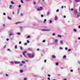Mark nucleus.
<instances>
[{
	"mask_svg": "<svg viewBox=\"0 0 80 80\" xmlns=\"http://www.w3.org/2000/svg\"><path fill=\"white\" fill-rule=\"evenodd\" d=\"M55 33H53L52 34V36H55Z\"/></svg>",
	"mask_w": 80,
	"mask_h": 80,
	"instance_id": "nucleus-36",
	"label": "nucleus"
},
{
	"mask_svg": "<svg viewBox=\"0 0 80 80\" xmlns=\"http://www.w3.org/2000/svg\"><path fill=\"white\" fill-rule=\"evenodd\" d=\"M58 37H59L60 38H61L62 37V35H58L57 36Z\"/></svg>",
	"mask_w": 80,
	"mask_h": 80,
	"instance_id": "nucleus-14",
	"label": "nucleus"
},
{
	"mask_svg": "<svg viewBox=\"0 0 80 80\" xmlns=\"http://www.w3.org/2000/svg\"><path fill=\"white\" fill-rule=\"evenodd\" d=\"M79 12H80V7H79Z\"/></svg>",
	"mask_w": 80,
	"mask_h": 80,
	"instance_id": "nucleus-64",
	"label": "nucleus"
},
{
	"mask_svg": "<svg viewBox=\"0 0 80 80\" xmlns=\"http://www.w3.org/2000/svg\"><path fill=\"white\" fill-rule=\"evenodd\" d=\"M27 80V78H24V80Z\"/></svg>",
	"mask_w": 80,
	"mask_h": 80,
	"instance_id": "nucleus-50",
	"label": "nucleus"
},
{
	"mask_svg": "<svg viewBox=\"0 0 80 80\" xmlns=\"http://www.w3.org/2000/svg\"><path fill=\"white\" fill-rule=\"evenodd\" d=\"M15 35V33H13L11 32V33L9 34V36L10 37V36H12V35Z\"/></svg>",
	"mask_w": 80,
	"mask_h": 80,
	"instance_id": "nucleus-7",
	"label": "nucleus"
},
{
	"mask_svg": "<svg viewBox=\"0 0 80 80\" xmlns=\"http://www.w3.org/2000/svg\"><path fill=\"white\" fill-rule=\"evenodd\" d=\"M8 18L9 20H12V18H10L9 16L8 17Z\"/></svg>",
	"mask_w": 80,
	"mask_h": 80,
	"instance_id": "nucleus-16",
	"label": "nucleus"
},
{
	"mask_svg": "<svg viewBox=\"0 0 80 80\" xmlns=\"http://www.w3.org/2000/svg\"><path fill=\"white\" fill-rule=\"evenodd\" d=\"M46 22H47V19H45L43 21L44 23H46Z\"/></svg>",
	"mask_w": 80,
	"mask_h": 80,
	"instance_id": "nucleus-20",
	"label": "nucleus"
},
{
	"mask_svg": "<svg viewBox=\"0 0 80 80\" xmlns=\"http://www.w3.org/2000/svg\"><path fill=\"white\" fill-rule=\"evenodd\" d=\"M19 28L20 30H22L23 29V28H22V27H19Z\"/></svg>",
	"mask_w": 80,
	"mask_h": 80,
	"instance_id": "nucleus-19",
	"label": "nucleus"
},
{
	"mask_svg": "<svg viewBox=\"0 0 80 80\" xmlns=\"http://www.w3.org/2000/svg\"><path fill=\"white\" fill-rule=\"evenodd\" d=\"M5 75H6V77H8V74H5Z\"/></svg>",
	"mask_w": 80,
	"mask_h": 80,
	"instance_id": "nucleus-57",
	"label": "nucleus"
},
{
	"mask_svg": "<svg viewBox=\"0 0 80 80\" xmlns=\"http://www.w3.org/2000/svg\"><path fill=\"white\" fill-rule=\"evenodd\" d=\"M44 62L45 63H46V62H47V60H45L44 61Z\"/></svg>",
	"mask_w": 80,
	"mask_h": 80,
	"instance_id": "nucleus-53",
	"label": "nucleus"
},
{
	"mask_svg": "<svg viewBox=\"0 0 80 80\" xmlns=\"http://www.w3.org/2000/svg\"><path fill=\"white\" fill-rule=\"evenodd\" d=\"M60 44L61 45H63V41H62V40L60 41Z\"/></svg>",
	"mask_w": 80,
	"mask_h": 80,
	"instance_id": "nucleus-17",
	"label": "nucleus"
},
{
	"mask_svg": "<svg viewBox=\"0 0 80 80\" xmlns=\"http://www.w3.org/2000/svg\"><path fill=\"white\" fill-rule=\"evenodd\" d=\"M54 20H55V21H57V20H58V18H57V16H55V18H54Z\"/></svg>",
	"mask_w": 80,
	"mask_h": 80,
	"instance_id": "nucleus-8",
	"label": "nucleus"
},
{
	"mask_svg": "<svg viewBox=\"0 0 80 80\" xmlns=\"http://www.w3.org/2000/svg\"><path fill=\"white\" fill-rule=\"evenodd\" d=\"M72 50V49H69L68 50V52H70V51H71Z\"/></svg>",
	"mask_w": 80,
	"mask_h": 80,
	"instance_id": "nucleus-39",
	"label": "nucleus"
},
{
	"mask_svg": "<svg viewBox=\"0 0 80 80\" xmlns=\"http://www.w3.org/2000/svg\"><path fill=\"white\" fill-rule=\"evenodd\" d=\"M52 23V20H50L49 21V23Z\"/></svg>",
	"mask_w": 80,
	"mask_h": 80,
	"instance_id": "nucleus-26",
	"label": "nucleus"
},
{
	"mask_svg": "<svg viewBox=\"0 0 80 80\" xmlns=\"http://www.w3.org/2000/svg\"><path fill=\"white\" fill-rule=\"evenodd\" d=\"M52 58H56V56L54 55H53L52 56Z\"/></svg>",
	"mask_w": 80,
	"mask_h": 80,
	"instance_id": "nucleus-12",
	"label": "nucleus"
},
{
	"mask_svg": "<svg viewBox=\"0 0 80 80\" xmlns=\"http://www.w3.org/2000/svg\"><path fill=\"white\" fill-rule=\"evenodd\" d=\"M22 63H23V64H24L25 63V62H24V61H22Z\"/></svg>",
	"mask_w": 80,
	"mask_h": 80,
	"instance_id": "nucleus-28",
	"label": "nucleus"
},
{
	"mask_svg": "<svg viewBox=\"0 0 80 80\" xmlns=\"http://www.w3.org/2000/svg\"><path fill=\"white\" fill-rule=\"evenodd\" d=\"M78 63L79 65H80V61H78Z\"/></svg>",
	"mask_w": 80,
	"mask_h": 80,
	"instance_id": "nucleus-46",
	"label": "nucleus"
},
{
	"mask_svg": "<svg viewBox=\"0 0 80 80\" xmlns=\"http://www.w3.org/2000/svg\"><path fill=\"white\" fill-rule=\"evenodd\" d=\"M48 77H50L51 76V75L50 74H48Z\"/></svg>",
	"mask_w": 80,
	"mask_h": 80,
	"instance_id": "nucleus-49",
	"label": "nucleus"
},
{
	"mask_svg": "<svg viewBox=\"0 0 80 80\" xmlns=\"http://www.w3.org/2000/svg\"><path fill=\"white\" fill-rule=\"evenodd\" d=\"M65 49L66 50H68V48H65Z\"/></svg>",
	"mask_w": 80,
	"mask_h": 80,
	"instance_id": "nucleus-56",
	"label": "nucleus"
},
{
	"mask_svg": "<svg viewBox=\"0 0 80 80\" xmlns=\"http://www.w3.org/2000/svg\"><path fill=\"white\" fill-rule=\"evenodd\" d=\"M66 56L65 55H64L63 56V58H63V59H64V58H66Z\"/></svg>",
	"mask_w": 80,
	"mask_h": 80,
	"instance_id": "nucleus-23",
	"label": "nucleus"
},
{
	"mask_svg": "<svg viewBox=\"0 0 80 80\" xmlns=\"http://www.w3.org/2000/svg\"><path fill=\"white\" fill-rule=\"evenodd\" d=\"M23 70H20V73H23Z\"/></svg>",
	"mask_w": 80,
	"mask_h": 80,
	"instance_id": "nucleus-21",
	"label": "nucleus"
},
{
	"mask_svg": "<svg viewBox=\"0 0 80 80\" xmlns=\"http://www.w3.org/2000/svg\"><path fill=\"white\" fill-rule=\"evenodd\" d=\"M20 7H21V5H18V8H20Z\"/></svg>",
	"mask_w": 80,
	"mask_h": 80,
	"instance_id": "nucleus-51",
	"label": "nucleus"
},
{
	"mask_svg": "<svg viewBox=\"0 0 80 80\" xmlns=\"http://www.w3.org/2000/svg\"><path fill=\"white\" fill-rule=\"evenodd\" d=\"M59 12V10L58 9L56 10V12Z\"/></svg>",
	"mask_w": 80,
	"mask_h": 80,
	"instance_id": "nucleus-45",
	"label": "nucleus"
},
{
	"mask_svg": "<svg viewBox=\"0 0 80 80\" xmlns=\"http://www.w3.org/2000/svg\"><path fill=\"white\" fill-rule=\"evenodd\" d=\"M20 8L18 9V12H17L18 14H19V13L20 12Z\"/></svg>",
	"mask_w": 80,
	"mask_h": 80,
	"instance_id": "nucleus-11",
	"label": "nucleus"
},
{
	"mask_svg": "<svg viewBox=\"0 0 80 80\" xmlns=\"http://www.w3.org/2000/svg\"><path fill=\"white\" fill-rule=\"evenodd\" d=\"M20 49L21 50H23V48H22V47H20Z\"/></svg>",
	"mask_w": 80,
	"mask_h": 80,
	"instance_id": "nucleus-32",
	"label": "nucleus"
},
{
	"mask_svg": "<svg viewBox=\"0 0 80 80\" xmlns=\"http://www.w3.org/2000/svg\"><path fill=\"white\" fill-rule=\"evenodd\" d=\"M27 53V52H26V51H24L22 52V54L25 58H27V56L25 55V53Z\"/></svg>",
	"mask_w": 80,
	"mask_h": 80,
	"instance_id": "nucleus-3",
	"label": "nucleus"
},
{
	"mask_svg": "<svg viewBox=\"0 0 80 80\" xmlns=\"http://www.w3.org/2000/svg\"><path fill=\"white\" fill-rule=\"evenodd\" d=\"M47 79L48 80H50V78H49V77H48L47 78Z\"/></svg>",
	"mask_w": 80,
	"mask_h": 80,
	"instance_id": "nucleus-42",
	"label": "nucleus"
},
{
	"mask_svg": "<svg viewBox=\"0 0 80 80\" xmlns=\"http://www.w3.org/2000/svg\"><path fill=\"white\" fill-rule=\"evenodd\" d=\"M78 28H80V25H79L78 27Z\"/></svg>",
	"mask_w": 80,
	"mask_h": 80,
	"instance_id": "nucleus-63",
	"label": "nucleus"
},
{
	"mask_svg": "<svg viewBox=\"0 0 80 80\" xmlns=\"http://www.w3.org/2000/svg\"><path fill=\"white\" fill-rule=\"evenodd\" d=\"M21 2L22 3H23V1L22 0L21 1Z\"/></svg>",
	"mask_w": 80,
	"mask_h": 80,
	"instance_id": "nucleus-47",
	"label": "nucleus"
},
{
	"mask_svg": "<svg viewBox=\"0 0 80 80\" xmlns=\"http://www.w3.org/2000/svg\"><path fill=\"white\" fill-rule=\"evenodd\" d=\"M77 15V17H80V13H78Z\"/></svg>",
	"mask_w": 80,
	"mask_h": 80,
	"instance_id": "nucleus-15",
	"label": "nucleus"
},
{
	"mask_svg": "<svg viewBox=\"0 0 80 80\" xmlns=\"http://www.w3.org/2000/svg\"><path fill=\"white\" fill-rule=\"evenodd\" d=\"M20 23V22H17L15 23V24H16V25H17V24H18V23Z\"/></svg>",
	"mask_w": 80,
	"mask_h": 80,
	"instance_id": "nucleus-29",
	"label": "nucleus"
},
{
	"mask_svg": "<svg viewBox=\"0 0 80 80\" xmlns=\"http://www.w3.org/2000/svg\"><path fill=\"white\" fill-rule=\"evenodd\" d=\"M14 62L15 64H20V62L18 61H14Z\"/></svg>",
	"mask_w": 80,
	"mask_h": 80,
	"instance_id": "nucleus-5",
	"label": "nucleus"
},
{
	"mask_svg": "<svg viewBox=\"0 0 80 80\" xmlns=\"http://www.w3.org/2000/svg\"><path fill=\"white\" fill-rule=\"evenodd\" d=\"M56 65H57V66H58V62H57L56 63Z\"/></svg>",
	"mask_w": 80,
	"mask_h": 80,
	"instance_id": "nucleus-33",
	"label": "nucleus"
},
{
	"mask_svg": "<svg viewBox=\"0 0 80 80\" xmlns=\"http://www.w3.org/2000/svg\"><path fill=\"white\" fill-rule=\"evenodd\" d=\"M55 42L56 43H57L58 42V39H56L55 40Z\"/></svg>",
	"mask_w": 80,
	"mask_h": 80,
	"instance_id": "nucleus-13",
	"label": "nucleus"
},
{
	"mask_svg": "<svg viewBox=\"0 0 80 80\" xmlns=\"http://www.w3.org/2000/svg\"><path fill=\"white\" fill-rule=\"evenodd\" d=\"M15 49H17V45L15 46Z\"/></svg>",
	"mask_w": 80,
	"mask_h": 80,
	"instance_id": "nucleus-37",
	"label": "nucleus"
},
{
	"mask_svg": "<svg viewBox=\"0 0 80 80\" xmlns=\"http://www.w3.org/2000/svg\"><path fill=\"white\" fill-rule=\"evenodd\" d=\"M11 63H12V64H13V62H11Z\"/></svg>",
	"mask_w": 80,
	"mask_h": 80,
	"instance_id": "nucleus-61",
	"label": "nucleus"
},
{
	"mask_svg": "<svg viewBox=\"0 0 80 80\" xmlns=\"http://www.w3.org/2000/svg\"><path fill=\"white\" fill-rule=\"evenodd\" d=\"M6 40L7 41H8V40H9V39L7 38L6 39Z\"/></svg>",
	"mask_w": 80,
	"mask_h": 80,
	"instance_id": "nucleus-59",
	"label": "nucleus"
},
{
	"mask_svg": "<svg viewBox=\"0 0 80 80\" xmlns=\"http://www.w3.org/2000/svg\"><path fill=\"white\" fill-rule=\"evenodd\" d=\"M71 11H73V9L72 8L71 9Z\"/></svg>",
	"mask_w": 80,
	"mask_h": 80,
	"instance_id": "nucleus-62",
	"label": "nucleus"
},
{
	"mask_svg": "<svg viewBox=\"0 0 80 80\" xmlns=\"http://www.w3.org/2000/svg\"><path fill=\"white\" fill-rule=\"evenodd\" d=\"M12 5H10L9 6V8L10 9H12Z\"/></svg>",
	"mask_w": 80,
	"mask_h": 80,
	"instance_id": "nucleus-24",
	"label": "nucleus"
},
{
	"mask_svg": "<svg viewBox=\"0 0 80 80\" xmlns=\"http://www.w3.org/2000/svg\"><path fill=\"white\" fill-rule=\"evenodd\" d=\"M33 3L34 5L36 4V2H35V1H33Z\"/></svg>",
	"mask_w": 80,
	"mask_h": 80,
	"instance_id": "nucleus-27",
	"label": "nucleus"
},
{
	"mask_svg": "<svg viewBox=\"0 0 80 80\" xmlns=\"http://www.w3.org/2000/svg\"><path fill=\"white\" fill-rule=\"evenodd\" d=\"M27 55L29 58H33V57H34V55L33 54H31L30 53H28Z\"/></svg>",
	"mask_w": 80,
	"mask_h": 80,
	"instance_id": "nucleus-1",
	"label": "nucleus"
},
{
	"mask_svg": "<svg viewBox=\"0 0 80 80\" xmlns=\"http://www.w3.org/2000/svg\"><path fill=\"white\" fill-rule=\"evenodd\" d=\"M74 15H77V9L74 10Z\"/></svg>",
	"mask_w": 80,
	"mask_h": 80,
	"instance_id": "nucleus-4",
	"label": "nucleus"
},
{
	"mask_svg": "<svg viewBox=\"0 0 80 80\" xmlns=\"http://www.w3.org/2000/svg\"><path fill=\"white\" fill-rule=\"evenodd\" d=\"M50 14V12H48L47 14V16H48Z\"/></svg>",
	"mask_w": 80,
	"mask_h": 80,
	"instance_id": "nucleus-22",
	"label": "nucleus"
},
{
	"mask_svg": "<svg viewBox=\"0 0 80 80\" xmlns=\"http://www.w3.org/2000/svg\"><path fill=\"white\" fill-rule=\"evenodd\" d=\"M24 45H27V43L26 42L24 43Z\"/></svg>",
	"mask_w": 80,
	"mask_h": 80,
	"instance_id": "nucleus-41",
	"label": "nucleus"
},
{
	"mask_svg": "<svg viewBox=\"0 0 80 80\" xmlns=\"http://www.w3.org/2000/svg\"><path fill=\"white\" fill-rule=\"evenodd\" d=\"M19 66H20V67H22V66H23V64H19Z\"/></svg>",
	"mask_w": 80,
	"mask_h": 80,
	"instance_id": "nucleus-31",
	"label": "nucleus"
},
{
	"mask_svg": "<svg viewBox=\"0 0 80 80\" xmlns=\"http://www.w3.org/2000/svg\"><path fill=\"white\" fill-rule=\"evenodd\" d=\"M72 1H71V0H70L69 1V3H72Z\"/></svg>",
	"mask_w": 80,
	"mask_h": 80,
	"instance_id": "nucleus-44",
	"label": "nucleus"
},
{
	"mask_svg": "<svg viewBox=\"0 0 80 80\" xmlns=\"http://www.w3.org/2000/svg\"><path fill=\"white\" fill-rule=\"evenodd\" d=\"M43 10V8L42 7H40L37 9V11H42Z\"/></svg>",
	"mask_w": 80,
	"mask_h": 80,
	"instance_id": "nucleus-2",
	"label": "nucleus"
},
{
	"mask_svg": "<svg viewBox=\"0 0 80 80\" xmlns=\"http://www.w3.org/2000/svg\"><path fill=\"white\" fill-rule=\"evenodd\" d=\"M27 38H30V36H28L27 37Z\"/></svg>",
	"mask_w": 80,
	"mask_h": 80,
	"instance_id": "nucleus-54",
	"label": "nucleus"
},
{
	"mask_svg": "<svg viewBox=\"0 0 80 80\" xmlns=\"http://www.w3.org/2000/svg\"><path fill=\"white\" fill-rule=\"evenodd\" d=\"M45 40H44L42 41V42H43V43H45Z\"/></svg>",
	"mask_w": 80,
	"mask_h": 80,
	"instance_id": "nucleus-40",
	"label": "nucleus"
},
{
	"mask_svg": "<svg viewBox=\"0 0 80 80\" xmlns=\"http://www.w3.org/2000/svg\"><path fill=\"white\" fill-rule=\"evenodd\" d=\"M42 31H43L44 32H47L48 31H50V30L43 29H42Z\"/></svg>",
	"mask_w": 80,
	"mask_h": 80,
	"instance_id": "nucleus-6",
	"label": "nucleus"
},
{
	"mask_svg": "<svg viewBox=\"0 0 80 80\" xmlns=\"http://www.w3.org/2000/svg\"><path fill=\"white\" fill-rule=\"evenodd\" d=\"M6 47L7 46L6 45H5V46H4L3 47V48H6Z\"/></svg>",
	"mask_w": 80,
	"mask_h": 80,
	"instance_id": "nucleus-48",
	"label": "nucleus"
},
{
	"mask_svg": "<svg viewBox=\"0 0 80 80\" xmlns=\"http://www.w3.org/2000/svg\"><path fill=\"white\" fill-rule=\"evenodd\" d=\"M28 50L29 51H32V49L31 48H28Z\"/></svg>",
	"mask_w": 80,
	"mask_h": 80,
	"instance_id": "nucleus-9",
	"label": "nucleus"
},
{
	"mask_svg": "<svg viewBox=\"0 0 80 80\" xmlns=\"http://www.w3.org/2000/svg\"><path fill=\"white\" fill-rule=\"evenodd\" d=\"M3 15H6V13L5 12L3 13Z\"/></svg>",
	"mask_w": 80,
	"mask_h": 80,
	"instance_id": "nucleus-55",
	"label": "nucleus"
},
{
	"mask_svg": "<svg viewBox=\"0 0 80 80\" xmlns=\"http://www.w3.org/2000/svg\"><path fill=\"white\" fill-rule=\"evenodd\" d=\"M22 43V42L21 41H20L19 42V44H21Z\"/></svg>",
	"mask_w": 80,
	"mask_h": 80,
	"instance_id": "nucleus-52",
	"label": "nucleus"
},
{
	"mask_svg": "<svg viewBox=\"0 0 80 80\" xmlns=\"http://www.w3.org/2000/svg\"><path fill=\"white\" fill-rule=\"evenodd\" d=\"M30 1V0H25V1H26L27 2H29Z\"/></svg>",
	"mask_w": 80,
	"mask_h": 80,
	"instance_id": "nucleus-60",
	"label": "nucleus"
},
{
	"mask_svg": "<svg viewBox=\"0 0 80 80\" xmlns=\"http://www.w3.org/2000/svg\"><path fill=\"white\" fill-rule=\"evenodd\" d=\"M17 35H20V32H18L17 33Z\"/></svg>",
	"mask_w": 80,
	"mask_h": 80,
	"instance_id": "nucleus-34",
	"label": "nucleus"
},
{
	"mask_svg": "<svg viewBox=\"0 0 80 80\" xmlns=\"http://www.w3.org/2000/svg\"><path fill=\"white\" fill-rule=\"evenodd\" d=\"M73 32H77V29H73Z\"/></svg>",
	"mask_w": 80,
	"mask_h": 80,
	"instance_id": "nucleus-18",
	"label": "nucleus"
},
{
	"mask_svg": "<svg viewBox=\"0 0 80 80\" xmlns=\"http://www.w3.org/2000/svg\"><path fill=\"white\" fill-rule=\"evenodd\" d=\"M11 3L12 4H14V2H13V1H11Z\"/></svg>",
	"mask_w": 80,
	"mask_h": 80,
	"instance_id": "nucleus-35",
	"label": "nucleus"
},
{
	"mask_svg": "<svg viewBox=\"0 0 80 80\" xmlns=\"http://www.w3.org/2000/svg\"><path fill=\"white\" fill-rule=\"evenodd\" d=\"M75 2H80V0H74Z\"/></svg>",
	"mask_w": 80,
	"mask_h": 80,
	"instance_id": "nucleus-10",
	"label": "nucleus"
},
{
	"mask_svg": "<svg viewBox=\"0 0 80 80\" xmlns=\"http://www.w3.org/2000/svg\"><path fill=\"white\" fill-rule=\"evenodd\" d=\"M43 17H44V16H43V15L42 14V15H41V17L43 18Z\"/></svg>",
	"mask_w": 80,
	"mask_h": 80,
	"instance_id": "nucleus-43",
	"label": "nucleus"
},
{
	"mask_svg": "<svg viewBox=\"0 0 80 80\" xmlns=\"http://www.w3.org/2000/svg\"><path fill=\"white\" fill-rule=\"evenodd\" d=\"M59 50H63V48L61 47H59Z\"/></svg>",
	"mask_w": 80,
	"mask_h": 80,
	"instance_id": "nucleus-30",
	"label": "nucleus"
},
{
	"mask_svg": "<svg viewBox=\"0 0 80 80\" xmlns=\"http://www.w3.org/2000/svg\"><path fill=\"white\" fill-rule=\"evenodd\" d=\"M73 69H71L70 70V72H73Z\"/></svg>",
	"mask_w": 80,
	"mask_h": 80,
	"instance_id": "nucleus-58",
	"label": "nucleus"
},
{
	"mask_svg": "<svg viewBox=\"0 0 80 80\" xmlns=\"http://www.w3.org/2000/svg\"><path fill=\"white\" fill-rule=\"evenodd\" d=\"M27 43H30V41H29V40H27Z\"/></svg>",
	"mask_w": 80,
	"mask_h": 80,
	"instance_id": "nucleus-38",
	"label": "nucleus"
},
{
	"mask_svg": "<svg viewBox=\"0 0 80 80\" xmlns=\"http://www.w3.org/2000/svg\"><path fill=\"white\" fill-rule=\"evenodd\" d=\"M7 51H9V52H11V51L10 49H7Z\"/></svg>",
	"mask_w": 80,
	"mask_h": 80,
	"instance_id": "nucleus-25",
	"label": "nucleus"
}]
</instances>
